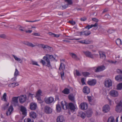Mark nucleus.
<instances>
[{"label": "nucleus", "mask_w": 122, "mask_h": 122, "mask_svg": "<svg viewBox=\"0 0 122 122\" xmlns=\"http://www.w3.org/2000/svg\"><path fill=\"white\" fill-rule=\"evenodd\" d=\"M83 52L86 57L92 59H94V56H98V55L96 54H92L91 52L87 51H83Z\"/></svg>", "instance_id": "5"}, {"label": "nucleus", "mask_w": 122, "mask_h": 122, "mask_svg": "<svg viewBox=\"0 0 122 122\" xmlns=\"http://www.w3.org/2000/svg\"><path fill=\"white\" fill-rule=\"evenodd\" d=\"M40 63H41L43 66H44L46 63L45 61H43L42 59L41 60V61H40Z\"/></svg>", "instance_id": "55"}, {"label": "nucleus", "mask_w": 122, "mask_h": 122, "mask_svg": "<svg viewBox=\"0 0 122 122\" xmlns=\"http://www.w3.org/2000/svg\"><path fill=\"white\" fill-rule=\"evenodd\" d=\"M76 75L77 76H81V75L79 72L77 70L76 71Z\"/></svg>", "instance_id": "61"}, {"label": "nucleus", "mask_w": 122, "mask_h": 122, "mask_svg": "<svg viewBox=\"0 0 122 122\" xmlns=\"http://www.w3.org/2000/svg\"><path fill=\"white\" fill-rule=\"evenodd\" d=\"M112 80L109 78L106 79L104 82V84L107 87L109 88L112 86Z\"/></svg>", "instance_id": "3"}, {"label": "nucleus", "mask_w": 122, "mask_h": 122, "mask_svg": "<svg viewBox=\"0 0 122 122\" xmlns=\"http://www.w3.org/2000/svg\"><path fill=\"white\" fill-rule=\"evenodd\" d=\"M9 105V103H6L3 105L2 107V109L5 110L6 109Z\"/></svg>", "instance_id": "29"}, {"label": "nucleus", "mask_w": 122, "mask_h": 122, "mask_svg": "<svg viewBox=\"0 0 122 122\" xmlns=\"http://www.w3.org/2000/svg\"><path fill=\"white\" fill-rule=\"evenodd\" d=\"M39 20H36L33 21H30V20H26V21L27 22H35L37 21H39Z\"/></svg>", "instance_id": "59"}, {"label": "nucleus", "mask_w": 122, "mask_h": 122, "mask_svg": "<svg viewBox=\"0 0 122 122\" xmlns=\"http://www.w3.org/2000/svg\"><path fill=\"white\" fill-rule=\"evenodd\" d=\"M110 108L109 105H106L102 108V111L104 113H106L110 111Z\"/></svg>", "instance_id": "12"}, {"label": "nucleus", "mask_w": 122, "mask_h": 122, "mask_svg": "<svg viewBox=\"0 0 122 122\" xmlns=\"http://www.w3.org/2000/svg\"><path fill=\"white\" fill-rule=\"evenodd\" d=\"M24 122H34V121L33 120L28 118L25 119L24 120Z\"/></svg>", "instance_id": "39"}, {"label": "nucleus", "mask_w": 122, "mask_h": 122, "mask_svg": "<svg viewBox=\"0 0 122 122\" xmlns=\"http://www.w3.org/2000/svg\"><path fill=\"white\" fill-rule=\"evenodd\" d=\"M87 82V83L90 86H94L96 84L97 81L95 79H93L88 80Z\"/></svg>", "instance_id": "13"}, {"label": "nucleus", "mask_w": 122, "mask_h": 122, "mask_svg": "<svg viewBox=\"0 0 122 122\" xmlns=\"http://www.w3.org/2000/svg\"><path fill=\"white\" fill-rule=\"evenodd\" d=\"M12 101L13 102L14 104V105L16 106L18 105V97H13L12 99Z\"/></svg>", "instance_id": "22"}, {"label": "nucleus", "mask_w": 122, "mask_h": 122, "mask_svg": "<svg viewBox=\"0 0 122 122\" xmlns=\"http://www.w3.org/2000/svg\"><path fill=\"white\" fill-rule=\"evenodd\" d=\"M107 122H114V119L112 117H109L108 119Z\"/></svg>", "instance_id": "36"}, {"label": "nucleus", "mask_w": 122, "mask_h": 122, "mask_svg": "<svg viewBox=\"0 0 122 122\" xmlns=\"http://www.w3.org/2000/svg\"><path fill=\"white\" fill-rule=\"evenodd\" d=\"M54 101V98L52 97H46L45 98V101L46 103L49 104L51 103Z\"/></svg>", "instance_id": "6"}, {"label": "nucleus", "mask_w": 122, "mask_h": 122, "mask_svg": "<svg viewBox=\"0 0 122 122\" xmlns=\"http://www.w3.org/2000/svg\"><path fill=\"white\" fill-rule=\"evenodd\" d=\"M19 84L16 83L14 82L11 84H9L8 86L12 88L16 86L19 85Z\"/></svg>", "instance_id": "27"}, {"label": "nucleus", "mask_w": 122, "mask_h": 122, "mask_svg": "<svg viewBox=\"0 0 122 122\" xmlns=\"http://www.w3.org/2000/svg\"><path fill=\"white\" fill-rule=\"evenodd\" d=\"M84 43L86 44H90L91 43L92 41H91L88 40H84Z\"/></svg>", "instance_id": "43"}, {"label": "nucleus", "mask_w": 122, "mask_h": 122, "mask_svg": "<svg viewBox=\"0 0 122 122\" xmlns=\"http://www.w3.org/2000/svg\"><path fill=\"white\" fill-rule=\"evenodd\" d=\"M92 28V27H91V25H88L87 26H86L85 27V28H87V29L88 30H89L90 28Z\"/></svg>", "instance_id": "62"}, {"label": "nucleus", "mask_w": 122, "mask_h": 122, "mask_svg": "<svg viewBox=\"0 0 122 122\" xmlns=\"http://www.w3.org/2000/svg\"><path fill=\"white\" fill-rule=\"evenodd\" d=\"M110 95L113 97H115L118 96V93L116 90H112L111 91L109 92Z\"/></svg>", "instance_id": "11"}, {"label": "nucleus", "mask_w": 122, "mask_h": 122, "mask_svg": "<svg viewBox=\"0 0 122 122\" xmlns=\"http://www.w3.org/2000/svg\"><path fill=\"white\" fill-rule=\"evenodd\" d=\"M115 79L117 81H118L122 79V76L120 75H118L115 77Z\"/></svg>", "instance_id": "33"}, {"label": "nucleus", "mask_w": 122, "mask_h": 122, "mask_svg": "<svg viewBox=\"0 0 122 122\" xmlns=\"http://www.w3.org/2000/svg\"><path fill=\"white\" fill-rule=\"evenodd\" d=\"M19 72L17 70V69L16 68L15 70V71L14 74V76H16L17 77V76L19 75Z\"/></svg>", "instance_id": "42"}, {"label": "nucleus", "mask_w": 122, "mask_h": 122, "mask_svg": "<svg viewBox=\"0 0 122 122\" xmlns=\"http://www.w3.org/2000/svg\"><path fill=\"white\" fill-rule=\"evenodd\" d=\"M46 56H45L43 58V59L45 60L47 62V64L46 66L48 67H51L50 62L48 58L49 57L50 59H51L52 60H55V59L52 55L46 54Z\"/></svg>", "instance_id": "2"}, {"label": "nucleus", "mask_w": 122, "mask_h": 122, "mask_svg": "<svg viewBox=\"0 0 122 122\" xmlns=\"http://www.w3.org/2000/svg\"><path fill=\"white\" fill-rule=\"evenodd\" d=\"M27 99L26 96L22 95L19 97V101L20 103L22 104L25 102Z\"/></svg>", "instance_id": "7"}, {"label": "nucleus", "mask_w": 122, "mask_h": 122, "mask_svg": "<svg viewBox=\"0 0 122 122\" xmlns=\"http://www.w3.org/2000/svg\"><path fill=\"white\" fill-rule=\"evenodd\" d=\"M30 64L33 65H35L39 66H40L38 64L37 62L35 61L32 60L31 61V63Z\"/></svg>", "instance_id": "44"}, {"label": "nucleus", "mask_w": 122, "mask_h": 122, "mask_svg": "<svg viewBox=\"0 0 122 122\" xmlns=\"http://www.w3.org/2000/svg\"><path fill=\"white\" fill-rule=\"evenodd\" d=\"M69 99L72 102L74 101V97L73 95H69L68 96Z\"/></svg>", "instance_id": "37"}, {"label": "nucleus", "mask_w": 122, "mask_h": 122, "mask_svg": "<svg viewBox=\"0 0 122 122\" xmlns=\"http://www.w3.org/2000/svg\"><path fill=\"white\" fill-rule=\"evenodd\" d=\"M78 115L82 118L84 119L86 117V114L82 112H80L78 113Z\"/></svg>", "instance_id": "23"}, {"label": "nucleus", "mask_w": 122, "mask_h": 122, "mask_svg": "<svg viewBox=\"0 0 122 122\" xmlns=\"http://www.w3.org/2000/svg\"><path fill=\"white\" fill-rule=\"evenodd\" d=\"M100 57L103 60H104L105 59L106 57V56L104 52L100 53Z\"/></svg>", "instance_id": "30"}, {"label": "nucleus", "mask_w": 122, "mask_h": 122, "mask_svg": "<svg viewBox=\"0 0 122 122\" xmlns=\"http://www.w3.org/2000/svg\"><path fill=\"white\" fill-rule=\"evenodd\" d=\"M6 37V36L5 34H2L0 35V38L4 39Z\"/></svg>", "instance_id": "50"}, {"label": "nucleus", "mask_w": 122, "mask_h": 122, "mask_svg": "<svg viewBox=\"0 0 122 122\" xmlns=\"http://www.w3.org/2000/svg\"><path fill=\"white\" fill-rule=\"evenodd\" d=\"M44 110L45 112L47 114H51L52 112V109L48 106H46L45 107Z\"/></svg>", "instance_id": "8"}, {"label": "nucleus", "mask_w": 122, "mask_h": 122, "mask_svg": "<svg viewBox=\"0 0 122 122\" xmlns=\"http://www.w3.org/2000/svg\"><path fill=\"white\" fill-rule=\"evenodd\" d=\"M80 108L82 110H84L86 109L88 107L87 103L85 102H82L80 104Z\"/></svg>", "instance_id": "10"}, {"label": "nucleus", "mask_w": 122, "mask_h": 122, "mask_svg": "<svg viewBox=\"0 0 122 122\" xmlns=\"http://www.w3.org/2000/svg\"><path fill=\"white\" fill-rule=\"evenodd\" d=\"M85 79L84 78H82L81 79V81L83 85L86 84V83L84 82Z\"/></svg>", "instance_id": "52"}, {"label": "nucleus", "mask_w": 122, "mask_h": 122, "mask_svg": "<svg viewBox=\"0 0 122 122\" xmlns=\"http://www.w3.org/2000/svg\"><path fill=\"white\" fill-rule=\"evenodd\" d=\"M65 66L64 64L62 63H61L60 64V67L59 68V70L61 71V70L63 71H64L65 69Z\"/></svg>", "instance_id": "25"}, {"label": "nucleus", "mask_w": 122, "mask_h": 122, "mask_svg": "<svg viewBox=\"0 0 122 122\" xmlns=\"http://www.w3.org/2000/svg\"><path fill=\"white\" fill-rule=\"evenodd\" d=\"M25 44L31 47H34L36 46V44L35 45H34L32 43L29 42H26Z\"/></svg>", "instance_id": "31"}, {"label": "nucleus", "mask_w": 122, "mask_h": 122, "mask_svg": "<svg viewBox=\"0 0 122 122\" xmlns=\"http://www.w3.org/2000/svg\"><path fill=\"white\" fill-rule=\"evenodd\" d=\"M92 20L93 21H95L96 22H98L99 21V20L95 18H92Z\"/></svg>", "instance_id": "56"}, {"label": "nucleus", "mask_w": 122, "mask_h": 122, "mask_svg": "<svg viewBox=\"0 0 122 122\" xmlns=\"http://www.w3.org/2000/svg\"><path fill=\"white\" fill-rule=\"evenodd\" d=\"M36 46H38L39 48L41 47L43 49L48 48V49L51 48V47L47 45H45L44 44H36Z\"/></svg>", "instance_id": "14"}, {"label": "nucleus", "mask_w": 122, "mask_h": 122, "mask_svg": "<svg viewBox=\"0 0 122 122\" xmlns=\"http://www.w3.org/2000/svg\"><path fill=\"white\" fill-rule=\"evenodd\" d=\"M20 111L22 112V114L25 116L27 114V110L24 106H21L20 107Z\"/></svg>", "instance_id": "15"}, {"label": "nucleus", "mask_w": 122, "mask_h": 122, "mask_svg": "<svg viewBox=\"0 0 122 122\" xmlns=\"http://www.w3.org/2000/svg\"><path fill=\"white\" fill-rule=\"evenodd\" d=\"M60 36V35L56 34H54L53 37H58Z\"/></svg>", "instance_id": "64"}, {"label": "nucleus", "mask_w": 122, "mask_h": 122, "mask_svg": "<svg viewBox=\"0 0 122 122\" xmlns=\"http://www.w3.org/2000/svg\"><path fill=\"white\" fill-rule=\"evenodd\" d=\"M13 110L14 109L12 105H10L6 112V115L7 116L10 115L11 113L13 111Z\"/></svg>", "instance_id": "9"}, {"label": "nucleus", "mask_w": 122, "mask_h": 122, "mask_svg": "<svg viewBox=\"0 0 122 122\" xmlns=\"http://www.w3.org/2000/svg\"><path fill=\"white\" fill-rule=\"evenodd\" d=\"M68 6V4H67L66 5H64L62 6V9L63 10L64 9H66V8H67Z\"/></svg>", "instance_id": "51"}, {"label": "nucleus", "mask_w": 122, "mask_h": 122, "mask_svg": "<svg viewBox=\"0 0 122 122\" xmlns=\"http://www.w3.org/2000/svg\"><path fill=\"white\" fill-rule=\"evenodd\" d=\"M91 27H95L96 28L95 29H97V25H98V24L97 23H95L94 25H91Z\"/></svg>", "instance_id": "49"}, {"label": "nucleus", "mask_w": 122, "mask_h": 122, "mask_svg": "<svg viewBox=\"0 0 122 122\" xmlns=\"http://www.w3.org/2000/svg\"><path fill=\"white\" fill-rule=\"evenodd\" d=\"M17 77L16 76H14V77L11 79V81H16V79Z\"/></svg>", "instance_id": "58"}, {"label": "nucleus", "mask_w": 122, "mask_h": 122, "mask_svg": "<svg viewBox=\"0 0 122 122\" xmlns=\"http://www.w3.org/2000/svg\"><path fill=\"white\" fill-rule=\"evenodd\" d=\"M82 74L83 76L86 77L90 74V73L87 72H82Z\"/></svg>", "instance_id": "38"}, {"label": "nucleus", "mask_w": 122, "mask_h": 122, "mask_svg": "<svg viewBox=\"0 0 122 122\" xmlns=\"http://www.w3.org/2000/svg\"><path fill=\"white\" fill-rule=\"evenodd\" d=\"M84 35L85 36H87L90 35L91 33V32L89 31H84Z\"/></svg>", "instance_id": "46"}, {"label": "nucleus", "mask_w": 122, "mask_h": 122, "mask_svg": "<svg viewBox=\"0 0 122 122\" xmlns=\"http://www.w3.org/2000/svg\"><path fill=\"white\" fill-rule=\"evenodd\" d=\"M62 79L63 80L64 79V73L63 71H62L60 73Z\"/></svg>", "instance_id": "45"}, {"label": "nucleus", "mask_w": 122, "mask_h": 122, "mask_svg": "<svg viewBox=\"0 0 122 122\" xmlns=\"http://www.w3.org/2000/svg\"><path fill=\"white\" fill-rule=\"evenodd\" d=\"M65 1L66 2L68 3V4L71 5L72 3V0H65Z\"/></svg>", "instance_id": "47"}, {"label": "nucleus", "mask_w": 122, "mask_h": 122, "mask_svg": "<svg viewBox=\"0 0 122 122\" xmlns=\"http://www.w3.org/2000/svg\"><path fill=\"white\" fill-rule=\"evenodd\" d=\"M6 96H7L6 93H4L3 95V97L5 101L6 102L7 101L6 100Z\"/></svg>", "instance_id": "48"}, {"label": "nucleus", "mask_w": 122, "mask_h": 122, "mask_svg": "<svg viewBox=\"0 0 122 122\" xmlns=\"http://www.w3.org/2000/svg\"><path fill=\"white\" fill-rule=\"evenodd\" d=\"M12 56L14 57L15 60L19 62L20 63H22V60L20 58L17 57L14 55H12Z\"/></svg>", "instance_id": "26"}, {"label": "nucleus", "mask_w": 122, "mask_h": 122, "mask_svg": "<svg viewBox=\"0 0 122 122\" xmlns=\"http://www.w3.org/2000/svg\"><path fill=\"white\" fill-rule=\"evenodd\" d=\"M30 109L32 110H35L36 108L37 105L35 103H31L30 104Z\"/></svg>", "instance_id": "20"}, {"label": "nucleus", "mask_w": 122, "mask_h": 122, "mask_svg": "<svg viewBox=\"0 0 122 122\" xmlns=\"http://www.w3.org/2000/svg\"><path fill=\"white\" fill-rule=\"evenodd\" d=\"M69 22L71 24H72L73 25H75L76 24L75 22L74 21L70 20L69 21Z\"/></svg>", "instance_id": "54"}, {"label": "nucleus", "mask_w": 122, "mask_h": 122, "mask_svg": "<svg viewBox=\"0 0 122 122\" xmlns=\"http://www.w3.org/2000/svg\"><path fill=\"white\" fill-rule=\"evenodd\" d=\"M62 92L65 94H68L70 93V90L66 88L62 91Z\"/></svg>", "instance_id": "28"}, {"label": "nucleus", "mask_w": 122, "mask_h": 122, "mask_svg": "<svg viewBox=\"0 0 122 122\" xmlns=\"http://www.w3.org/2000/svg\"><path fill=\"white\" fill-rule=\"evenodd\" d=\"M42 92L40 90L37 92L36 97H40Z\"/></svg>", "instance_id": "41"}, {"label": "nucleus", "mask_w": 122, "mask_h": 122, "mask_svg": "<svg viewBox=\"0 0 122 122\" xmlns=\"http://www.w3.org/2000/svg\"><path fill=\"white\" fill-rule=\"evenodd\" d=\"M24 28L21 26H20L19 28V30L22 31H24Z\"/></svg>", "instance_id": "57"}, {"label": "nucleus", "mask_w": 122, "mask_h": 122, "mask_svg": "<svg viewBox=\"0 0 122 122\" xmlns=\"http://www.w3.org/2000/svg\"><path fill=\"white\" fill-rule=\"evenodd\" d=\"M115 111L117 112H120L122 111V102L121 101L117 104Z\"/></svg>", "instance_id": "4"}, {"label": "nucleus", "mask_w": 122, "mask_h": 122, "mask_svg": "<svg viewBox=\"0 0 122 122\" xmlns=\"http://www.w3.org/2000/svg\"><path fill=\"white\" fill-rule=\"evenodd\" d=\"M61 104L62 107L64 109H66L68 108L71 110L74 111L76 108V106L71 102L69 103L68 105L65 101L61 102Z\"/></svg>", "instance_id": "1"}, {"label": "nucleus", "mask_w": 122, "mask_h": 122, "mask_svg": "<svg viewBox=\"0 0 122 122\" xmlns=\"http://www.w3.org/2000/svg\"><path fill=\"white\" fill-rule=\"evenodd\" d=\"M69 54L73 59L77 60H79V58L75 54L73 53H70Z\"/></svg>", "instance_id": "21"}, {"label": "nucleus", "mask_w": 122, "mask_h": 122, "mask_svg": "<svg viewBox=\"0 0 122 122\" xmlns=\"http://www.w3.org/2000/svg\"><path fill=\"white\" fill-rule=\"evenodd\" d=\"M65 119L62 115L58 116L56 119V122H64Z\"/></svg>", "instance_id": "16"}, {"label": "nucleus", "mask_w": 122, "mask_h": 122, "mask_svg": "<svg viewBox=\"0 0 122 122\" xmlns=\"http://www.w3.org/2000/svg\"><path fill=\"white\" fill-rule=\"evenodd\" d=\"M29 115L31 117L33 118H36L37 117L36 113L33 112H31L30 113Z\"/></svg>", "instance_id": "24"}, {"label": "nucleus", "mask_w": 122, "mask_h": 122, "mask_svg": "<svg viewBox=\"0 0 122 122\" xmlns=\"http://www.w3.org/2000/svg\"><path fill=\"white\" fill-rule=\"evenodd\" d=\"M117 89L118 90H120L122 89V83H120L118 84L117 86Z\"/></svg>", "instance_id": "32"}, {"label": "nucleus", "mask_w": 122, "mask_h": 122, "mask_svg": "<svg viewBox=\"0 0 122 122\" xmlns=\"http://www.w3.org/2000/svg\"><path fill=\"white\" fill-rule=\"evenodd\" d=\"M92 109H89L86 111V114L87 117H90L92 116Z\"/></svg>", "instance_id": "18"}, {"label": "nucleus", "mask_w": 122, "mask_h": 122, "mask_svg": "<svg viewBox=\"0 0 122 122\" xmlns=\"http://www.w3.org/2000/svg\"><path fill=\"white\" fill-rule=\"evenodd\" d=\"M105 69V67L103 65L99 66L95 70V72H98L100 71H102Z\"/></svg>", "instance_id": "17"}, {"label": "nucleus", "mask_w": 122, "mask_h": 122, "mask_svg": "<svg viewBox=\"0 0 122 122\" xmlns=\"http://www.w3.org/2000/svg\"><path fill=\"white\" fill-rule=\"evenodd\" d=\"M56 110L57 112H60L61 111V108L60 105L58 104L56 106Z\"/></svg>", "instance_id": "35"}, {"label": "nucleus", "mask_w": 122, "mask_h": 122, "mask_svg": "<svg viewBox=\"0 0 122 122\" xmlns=\"http://www.w3.org/2000/svg\"><path fill=\"white\" fill-rule=\"evenodd\" d=\"M114 32V30H109L108 31V32L110 34H111Z\"/></svg>", "instance_id": "60"}, {"label": "nucleus", "mask_w": 122, "mask_h": 122, "mask_svg": "<svg viewBox=\"0 0 122 122\" xmlns=\"http://www.w3.org/2000/svg\"><path fill=\"white\" fill-rule=\"evenodd\" d=\"M81 39V38H73V39H68L70 40H76V41L79 40Z\"/></svg>", "instance_id": "53"}, {"label": "nucleus", "mask_w": 122, "mask_h": 122, "mask_svg": "<svg viewBox=\"0 0 122 122\" xmlns=\"http://www.w3.org/2000/svg\"><path fill=\"white\" fill-rule=\"evenodd\" d=\"M86 18L83 17L81 18L80 19V20L82 21H84L86 20Z\"/></svg>", "instance_id": "63"}, {"label": "nucleus", "mask_w": 122, "mask_h": 122, "mask_svg": "<svg viewBox=\"0 0 122 122\" xmlns=\"http://www.w3.org/2000/svg\"><path fill=\"white\" fill-rule=\"evenodd\" d=\"M87 98L90 104L91 105H92V97L91 96H87Z\"/></svg>", "instance_id": "40"}, {"label": "nucleus", "mask_w": 122, "mask_h": 122, "mask_svg": "<svg viewBox=\"0 0 122 122\" xmlns=\"http://www.w3.org/2000/svg\"><path fill=\"white\" fill-rule=\"evenodd\" d=\"M83 92L85 94H88L90 92L89 88L87 86L84 87L83 90Z\"/></svg>", "instance_id": "19"}, {"label": "nucleus", "mask_w": 122, "mask_h": 122, "mask_svg": "<svg viewBox=\"0 0 122 122\" xmlns=\"http://www.w3.org/2000/svg\"><path fill=\"white\" fill-rule=\"evenodd\" d=\"M116 43L119 46H120L122 44V41L121 40L119 39H117L116 41Z\"/></svg>", "instance_id": "34"}]
</instances>
